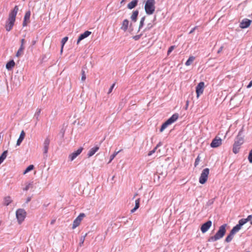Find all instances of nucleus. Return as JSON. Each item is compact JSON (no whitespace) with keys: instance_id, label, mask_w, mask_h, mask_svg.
Listing matches in <instances>:
<instances>
[{"instance_id":"f257e3e1","label":"nucleus","mask_w":252,"mask_h":252,"mask_svg":"<svg viewBox=\"0 0 252 252\" xmlns=\"http://www.w3.org/2000/svg\"><path fill=\"white\" fill-rule=\"evenodd\" d=\"M18 11V7L16 5L13 10L9 13L8 20L6 23L5 29L7 32L10 31L15 21V18Z\"/></svg>"},{"instance_id":"f03ea898","label":"nucleus","mask_w":252,"mask_h":252,"mask_svg":"<svg viewBox=\"0 0 252 252\" xmlns=\"http://www.w3.org/2000/svg\"><path fill=\"white\" fill-rule=\"evenodd\" d=\"M227 224H223L221 225L214 236L209 237L208 239L209 242H215L221 238H222L226 233V227Z\"/></svg>"},{"instance_id":"7ed1b4c3","label":"nucleus","mask_w":252,"mask_h":252,"mask_svg":"<svg viewBox=\"0 0 252 252\" xmlns=\"http://www.w3.org/2000/svg\"><path fill=\"white\" fill-rule=\"evenodd\" d=\"M155 0H147L145 4V10L148 15H152L155 11Z\"/></svg>"},{"instance_id":"20e7f679","label":"nucleus","mask_w":252,"mask_h":252,"mask_svg":"<svg viewBox=\"0 0 252 252\" xmlns=\"http://www.w3.org/2000/svg\"><path fill=\"white\" fill-rule=\"evenodd\" d=\"M179 117L178 113L174 114L170 118H169L161 126L160 132H162L169 125L173 124L177 120Z\"/></svg>"},{"instance_id":"39448f33","label":"nucleus","mask_w":252,"mask_h":252,"mask_svg":"<svg viewBox=\"0 0 252 252\" xmlns=\"http://www.w3.org/2000/svg\"><path fill=\"white\" fill-rule=\"evenodd\" d=\"M27 213L24 209H18L16 212V216L19 224L22 223L26 217Z\"/></svg>"},{"instance_id":"423d86ee","label":"nucleus","mask_w":252,"mask_h":252,"mask_svg":"<svg viewBox=\"0 0 252 252\" xmlns=\"http://www.w3.org/2000/svg\"><path fill=\"white\" fill-rule=\"evenodd\" d=\"M209 174V169L208 168H205L202 171L200 176L199 177V182L201 184H205L208 178Z\"/></svg>"},{"instance_id":"0eeeda50","label":"nucleus","mask_w":252,"mask_h":252,"mask_svg":"<svg viewBox=\"0 0 252 252\" xmlns=\"http://www.w3.org/2000/svg\"><path fill=\"white\" fill-rule=\"evenodd\" d=\"M243 128L239 131L238 135L235 138L234 144L241 146L244 142V135H243Z\"/></svg>"},{"instance_id":"6e6552de","label":"nucleus","mask_w":252,"mask_h":252,"mask_svg":"<svg viewBox=\"0 0 252 252\" xmlns=\"http://www.w3.org/2000/svg\"><path fill=\"white\" fill-rule=\"evenodd\" d=\"M85 217V215L84 213H81L74 220L72 224V229H75L76 227L78 226L82 219Z\"/></svg>"},{"instance_id":"1a4fd4ad","label":"nucleus","mask_w":252,"mask_h":252,"mask_svg":"<svg viewBox=\"0 0 252 252\" xmlns=\"http://www.w3.org/2000/svg\"><path fill=\"white\" fill-rule=\"evenodd\" d=\"M50 143V139L49 136L47 137L44 141L43 146V155L46 157H47V153L49 149V146Z\"/></svg>"},{"instance_id":"9d476101","label":"nucleus","mask_w":252,"mask_h":252,"mask_svg":"<svg viewBox=\"0 0 252 252\" xmlns=\"http://www.w3.org/2000/svg\"><path fill=\"white\" fill-rule=\"evenodd\" d=\"M212 224V222L211 220H208L205 223H203L200 228L201 231L203 233L206 232L211 227Z\"/></svg>"},{"instance_id":"9b49d317","label":"nucleus","mask_w":252,"mask_h":252,"mask_svg":"<svg viewBox=\"0 0 252 252\" xmlns=\"http://www.w3.org/2000/svg\"><path fill=\"white\" fill-rule=\"evenodd\" d=\"M83 148H79L77 151H74L69 155L68 158L70 161L73 160L77 156H78L82 152Z\"/></svg>"},{"instance_id":"f8f14e48","label":"nucleus","mask_w":252,"mask_h":252,"mask_svg":"<svg viewBox=\"0 0 252 252\" xmlns=\"http://www.w3.org/2000/svg\"><path fill=\"white\" fill-rule=\"evenodd\" d=\"M252 23V20L247 18H245L240 22L239 27L241 29H246L248 28Z\"/></svg>"},{"instance_id":"ddd939ff","label":"nucleus","mask_w":252,"mask_h":252,"mask_svg":"<svg viewBox=\"0 0 252 252\" xmlns=\"http://www.w3.org/2000/svg\"><path fill=\"white\" fill-rule=\"evenodd\" d=\"M204 83L203 82H200L196 87V93L197 94V97L201 94L204 91Z\"/></svg>"},{"instance_id":"4468645a","label":"nucleus","mask_w":252,"mask_h":252,"mask_svg":"<svg viewBox=\"0 0 252 252\" xmlns=\"http://www.w3.org/2000/svg\"><path fill=\"white\" fill-rule=\"evenodd\" d=\"M238 232V231H237L233 227V228L231 230L229 234L225 238V241L226 243L230 242L232 240L234 235Z\"/></svg>"},{"instance_id":"2eb2a0df","label":"nucleus","mask_w":252,"mask_h":252,"mask_svg":"<svg viewBox=\"0 0 252 252\" xmlns=\"http://www.w3.org/2000/svg\"><path fill=\"white\" fill-rule=\"evenodd\" d=\"M238 232V231H237L233 227V228L231 230L229 234L225 238V241L226 243L230 242L232 240L234 235Z\"/></svg>"},{"instance_id":"dca6fc26","label":"nucleus","mask_w":252,"mask_h":252,"mask_svg":"<svg viewBox=\"0 0 252 252\" xmlns=\"http://www.w3.org/2000/svg\"><path fill=\"white\" fill-rule=\"evenodd\" d=\"M222 143V140L220 138L216 137L212 141L210 145L212 148H217L220 146Z\"/></svg>"},{"instance_id":"f3484780","label":"nucleus","mask_w":252,"mask_h":252,"mask_svg":"<svg viewBox=\"0 0 252 252\" xmlns=\"http://www.w3.org/2000/svg\"><path fill=\"white\" fill-rule=\"evenodd\" d=\"M248 222L247 219H242L239 220L238 224L233 227L237 231H239L242 226Z\"/></svg>"},{"instance_id":"a211bd4d","label":"nucleus","mask_w":252,"mask_h":252,"mask_svg":"<svg viewBox=\"0 0 252 252\" xmlns=\"http://www.w3.org/2000/svg\"><path fill=\"white\" fill-rule=\"evenodd\" d=\"M91 34V32L88 31H87L81 34L77 39V44H79V43L81 40L88 37Z\"/></svg>"},{"instance_id":"6ab92c4d","label":"nucleus","mask_w":252,"mask_h":252,"mask_svg":"<svg viewBox=\"0 0 252 252\" xmlns=\"http://www.w3.org/2000/svg\"><path fill=\"white\" fill-rule=\"evenodd\" d=\"M31 16V12L30 11H27L24 16V21L23 22V27L27 25V24L30 22V18Z\"/></svg>"},{"instance_id":"aec40b11","label":"nucleus","mask_w":252,"mask_h":252,"mask_svg":"<svg viewBox=\"0 0 252 252\" xmlns=\"http://www.w3.org/2000/svg\"><path fill=\"white\" fill-rule=\"evenodd\" d=\"M99 147L98 146H96L90 149L88 153V157L89 158L93 156L98 150Z\"/></svg>"},{"instance_id":"412c9836","label":"nucleus","mask_w":252,"mask_h":252,"mask_svg":"<svg viewBox=\"0 0 252 252\" xmlns=\"http://www.w3.org/2000/svg\"><path fill=\"white\" fill-rule=\"evenodd\" d=\"M128 24H129L128 20L127 19H125L122 22L121 29L124 32L126 31L128 29Z\"/></svg>"},{"instance_id":"4be33fe9","label":"nucleus","mask_w":252,"mask_h":252,"mask_svg":"<svg viewBox=\"0 0 252 252\" xmlns=\"http://www.w3.org/2000/svg\"><path fill=\"white\" fill-rule=\"evenodd\" d=\"M25 136V133L24 130H22L20 133L19 138L17 140L16 146H19L21 144L24 139Z\"/></svg>"},{"instance_id":"5701e85b","label":"nucleus","mask_w":252,"mask_h":252,"mask_svg":"<svg viewBox=\"0 0 252 252\" xmlns=\"http://www.w3.org/2000/svg\"><path fill=\"white\" fill-rule=\"evenodd\" d=\"M138 0H133L127 4V8L129 9H131L134 8L138 3Z\"/></svg>"},{"instance_id":"b1692460","label":"nucleus","mask_w":252,"mask_h":252,"mask_svg":"<svg viewBox=\"0 0 252 252\" xmlns=\"http://www.w3.org/2000/svg\"><path fill=\"white\" fill-rule=\"evenodd\" d=\"M138 13L139 11L138 10H135L133 11L132 14L130 17V18L131 20L134 22H135L137 21Z\"/></svg>"},{"instance_id":"393cba45","label":"nucleus","mask_w":252,"mask_h":252,"mask_svg":"<svg viewBox=\"0 0 252 252\" xmlns=\"http://www.w3.org/2000/svg\"><path fill=\"white\" fill-rule=\"evenodd\" d=\"M15 63L13 60L8 62L6 64V68L8 70H11L15 65Z\"/></svg>"},{"instance_id":"a878e982","label":"nucleus","mask_w":252,"mask_h":252,"mask_svg":"<svg viewBox=\"0 0 252 252\" xmlns=\"http://www.w3.org/2000/svg\"><path fill=\"white\" fill-rule=\"evenodd\" d=\"M12 200L10 196H7L4 198V202L3 204L5 206L9 205L11 202Z\"/></svg>"},{"instance_id":"bb28decb","label":"nucleus","mask_w":252,"mask_h":252,"mask_svg":"<svg viewBox=\"0 0 252 252\" xmlns=\"http://www.w3.org/2000/svg\"><path fill=\"white\" fill-rule=\"evenodd\" d=\"M24 49H25L24 46L21 45L19 49H18V50L17 51V52L16 53V56L17 57H19L21 56V55H22L23 54V51H24Z\"/></svg>"},{"instance_id":"cd10ccee","label":"nucleus","mask_w":252,"mask_h":252,"mask_svg":"<svg viewBox=\"0 0 252 252\" xmlns=\"http://www.w3.org/2000/svg\"><path fill=\"white\" fill-rule=\"evenodd\" d=\"M194 60H195L194 57L190 56L185 63L186 65H187V66L190 65L192 63V62L194 61Z\"/></svg>"},{"instance_id":"c85d7f7f","label":"nucleus","mask_w":252,"mask_h":252,"mask_svg":"<svg viewBox=\"0 0 252 252\" xmlns=\"http://www.w3.org/2000/svg\"><path fill=\"white\" fill-rule=\"evenodd\" d=\"M7 151H4L0 156V162L2 163L6 158L7 155Z\"/></svg>"},{"instance_id":"c756f323","label":"nucleus","mask_w":252,"mask_h":252,"mask_svg":"<svg viewBox=\"0 0 252 252\" xmlns=\"http://www.w3.org/2000/svg\"><path fill=\"white\" fill-rule=\"evenodd\" d=\"M41 109L40 108H37L36 112L34 115V117L36 118L37 121H39V116L40 115Z\"/></svg>"},{"instance_id":"7c9ffc66","label":"nucleus","mask_w":252,"mask_h":252,"mask_svg":"<svg viewBox=\"0 0 252 252\" xmlns=\"http://www.w3.org/2000/svg\"><path fill=\"white\" fill-rule=\"evenodd\" d=\"M33 187V182H31L30 183H28L26 185V187L23 189L24 190L27 191L29 190L30 188H32Z\"/></svg>"},{"instance_id":"2f4dec72","label":"nucleus","mask_w":252,"mask_h":252,"mask_svg":"<svg viewBox=\"0 0 252 252\" xmlns=\"http://www.w3.org/2000/svg\"><path fill=\"white\" fill-rule=\"evenodd\" d=\"M240 148V146L234 144L233 146V152L235 154L238 153L239 152Z\"/></svg>"},{"instance_id":"473e14b6","label":"nucleus","mask_w":252,"mask_h":252,"mask_svg":"<svg viewBox=\"0 0 252 252\" xmlns=\"http://www.w3.org/2000/svg\"><path fill=\"white\" fill-rule=\"evenodd\" d=\"M67 40H68V37H67V36H65L62 39V41H61V42H62V48H61V52H63V46L65 44V43L66 42Z\"/></svg>"},{"instance_id":"72a5a7b5","label":"nucleus","mask_w":252,"mask_h":252,"mask_svg":"<svg viewBox=\"0 0 252 252\" xmlns=\"http://www.w3.org/2000/svg\"><path fill=\"white\" fill-rule=\"evenodd\" d=\"M34 168V166L33 165H30L29 166L27 167L26 170L24 171L23 174H25L28 172L32 171Z\"/></svg>"},{"instance_id":"f704fd0d","label":"nucleus","mask_w":252,"mask_h":252,"mask_svg":"<svg viewBox=\"0 0 252 252\" xmlns=\"http://www.w3.org/2000/svg\"><path fill=\"white\" fill-rule=\"evenodd\" d=\"M121 151H118V152H115L111 156L109 160V161L108 162V163H110L112 160L115 158V157L117 156V155Z\"/></svg>"},{"instance_id":"c9c22d12","label":"nucleus","mask_w":252,"mask_h":252,"mask_svg":"<svg viewBox=\"0 0 252 252\" xmlns=\"http://www.w3.org/2000/svg\"><path fill=\"white\" fill-rule=\"evenodd\" d=\"M86 78V74H85V71L82 69L81 70V80L84 81L85 80Z\"/></svg>"},{"instance_id":"e433bc0d","label":"nucleus","mask_w":252,"mask_h":252,"mask_svg":"<svg viewBox=\"0 0 252 252\" xmlns=\"http://www.w3.org/2000/svg\"><path fill=\"white\" fill-rule=\"evenodd\" d=\"M86 235H87V234H86L84 236H82L81 237L80 239V243H79V246L80 247H81L82 245H83V244L84 243V242L85 241V239Z\"/></svg>"},{"instance_id":"4c0bfd02","label":"nucleus","mask_w":252,"mask_h":252,"mask_svg":"<svg viewBox=\"0 0 252 252\" xmlns=\"http://www.w3.org/2000/svg\"><path fill=\"white\" fill-rule=\"evenodd\" d=\"M248 159L250 163H252V149L250 151L249 156Z\"/></svg>"},{"instance_id":"58836bf2","label":"nucleus","mask_w":252,"mask_h":252,"mask_svg":"<svg viewBox=\"0 0 252 252\" xmlns=\"http://www.w3.org/2000/svg\"><path fill=\"white\" fill-rule=\"evenodd\" d=\"M200 160V157L198 156L195 159V162H194V166L196 167L197 165L199 164V162Z\"/></svg>"},{"instance_id":"ea45409f","label":"nucleus","mask_w":252,"mask_h":252,"mask_svg":"<svg viewBox=\"0 0 252 252\" xmlns=\"http://www.w3.org/2000/svg\"><path fill=\"white\" fill-rule=\"evenodd\" d=\"M153 25L151 23H149L147 25L146 28L144 29V31H147L150 30L153 27Z\"/></svg>"},{"instance_id":"a19ab883","label":"nucleus","mask_w":252,"mask_h":252,"mask_svg":"<svg viewBox=\"0 0 252 252\" xmlns=\"http://www.w3.org/2000/svg\"><path fill=\"white\" fill-rule=\"evenodd\" d=\"M157 149H158V148H157V147L156 146L153 150H152L149 152V153L148 154V156H150L152 155H153L154 153H155Z\"/></svg>"},{"instance_id":"79ce46f5","label":"nucleus","mask_w":252,"mask_h":252,"mask_svg":"<svg viewBox=\"0 0 252 252\" xmlns=\"http://www.w3.org/2000/svg\"><path fill=\"white\" fill-rule=\"evenodd\" d=\"M157 149H158V148H157V147L156 146L153 150H152L149 152V153L148 154V156H150L152 155H153L154 153H155Z\"/></svg>"},{"instance_id":"37998d69","label":"nucleus","mask_w":252,"mask_h":252,"mask_svg":"<svg viewBox=\"0 0 252 252\" xmlns=\"http://www.w3.org/2000/svg\"><path fill=\"white\" fill-rule=\"evenodd\" d=\"M157 149H158V148H157V147L156 146L153 150H152L149 152V153L148 154V156H150L152 155H153L154 153H155Z\"/></svg>"},{"instance_id":"c03bdc74","label":"nucleus","mask_w":252,"mask_h":252,"mask_svg":"<svg viewBox=\"0 0 252 252\" xmlns=\"http://www.w3.org/2000/svg\"><path fill=\"white\" fill-rule=\"evenodd\" d=\"M139 203H140V199L138 198L135 200V205L134 207L138 209L139 207Z\"/></svg>"},{"instance_id":"a18cd8bd","label":"nucleus","mask_w":252,"mask_h":252,"mask_svg":"<svg viewBox=\"0 0 252 252\" xmlns=\"http://www.w3.org/2000/svg\"><path fill=\"white\" fill-rule=\"evenodd\" d=\"M142 35V33L135 35V36H133V39H134L135 40H138V39H140V38L141 37Z\"/></svg>"},{"instance_id":"49530a36","label":"nucleus","mask_w":252,"mask_h":252,"mask_svg":"<svg viewBox=\"0 0 252 252\" xmlns=\"http://www.w3.org/2000/svg\"><path fill=\"white\" fill-rule=\"evenodd\" d=\"M175 48V46H170L167 51V54L169 55V54L174 50Z\"/></svg>"},{"instance_id":"de8ad7c7","label":"nucleus","mask_w":252,"mask_h":252,"mask_svg":"<svg viewBox=\"0 0 252 252\" xmlns=\"http://www.w3.org/2000/svg\"><path fill=\"white\" fill-rule=\"evenodd\" d=\"M144 24V22H140L138 31H139L143 27Z\"/></svg>"},{"instance_id":"09e8293b","label":"nucleus","mask_w":252,"mask_h":252,"mask_svg":"<svg viewBox=\"0 0 252 252\" xmlns=\"http://www.w3.org/2000/svg\"><path fill=\"white\" fill-rule=\"evenodd\" d=\"M115 86V84H113L111 86V87L109 88V91L108 92V94H110L111 93V92L112 91L113 88H114V87Z\"/></svg>"},{"instance_id":"8fccbe9b","label":"nucleus","mask_w":252,"mask_h":252,"mask_svg":"<svg viewBox=\"0 0 252 252\" xmlns=\"http://www.w3.org/2000/svg\"><path fill=\"white\" fill-rule=\"evenodd\" d=\"M246 219L248 220V221L251 220L252 219V215L248 216Z\"/></svg>"},{"instance_id":"3c124183","label":"nucleus","mask_w":252,"mask_h":252,"mask_svg":"<svg viewBox=\"0 0 252 252\" xmlns=\"http://www.w3.org/2000/svg\"><path fill=\"white\" fill-rule=\"evenodd\" d=\"M26 41L25 39L23 38L21 40V45H22L23 46H24V44L25 43Z\"/></svg>"},{"instance_id":"603ef678","label":"nucleus","mask_w":252,"mask_h":252,"mask_svg":"<svg viewBox=\"0 0 252 252\" xmlns=\"http://www.w3.org/2000/svg\"><path fill=\"white\" fill-rule=\"evenodd\" d=\"M223 46H221L220 49L218 50V52H217V53L218 54H219L222 51V49H223Z\"/></svg>"},{"instance_id":"864d4df0","label":"nucleus","mask_w":252,"mask_h":252,"mask_svg":"<svg viewBox=\"0 0 252 252\" xmlns=\"http://www.w3.org/2000/svg\"><path fill=\"white\" fill-rule=\"evenodd\" d=\"M251 87H252V80L250 81V82L247 86V88H250Z\"/></svg>"},{"instance_id":"5fc2aeb1","label":"nucleus","mask_w":252,"mask_h":252,"mask_svg":"<svg viewBox=\"0 0 252 252\" xmlns=\"http://www.w3.org/2000/svg\"><path fill=\"white\" fill-rule=\"evenodd\" d=\"M196 28H197V27H195L193 28H192V30L189 32V34L192 33L195 31V30L196 29Z\"/></svg>"},{"instance_id":"6e6d98bb","label":"nucleus","mask_w":252,"mask_h":252,"mask_svg":"<svg viewBox=\"0 0 252 252\" xmlns=\"http://www.w3.org/2000/svg\"><path fill=\"white\" fill-rule=\"evenodd\" d=\"M162 145V143L161 142H159L156 146L157 148H158Z\"/></svg>"},{"instance_id":"4d7b16f0","label":"nucleus","mask_w":252,"mask_h":252,"mask_svg":"<svg viewBox=\"0 0 252 252\" xmlns=\"http://www.w3.org/2000/svg\"><path fill=\"white\" fill-rule=\"evenodd\" d=\"M137 209L135 207H134L132 210H131L130 212L131 213H134Z\"/></svg>"},{"instance_id":"13d9d810","label":"nucleus","mask_w":252,"mask_h":252,"mask_svg":"<svg viewBox=\"0 0 252 252\" xmlns=\"http://www.w3.org/2000/svg\"><path fill=\"white\" fill-rule=\"evenodd\" d=\"M145 18H146V17H145V16L143 17L141 19V20H140V22H144L145 20Z\"/></svg>"},{"instance_id":"bf43d9fd","label":"nucleus","mask_w":252,"mask_h":252,"mask_svg":"<svg viewBox=\"0 0 252 252\" xmlns=\"http://www.w3.org/2000/svg\"><path fill=\"white\" fill-rule=\"evenodd\" d=\"M31 200V198L30 197H29L27 199L26 203H28L29 202H30Z\"/></svg>"},{"instance_id":"052dcab7","label":"nucleus","mask_w":252,"mask_h":252,"mask_svg":"<svg viewBox=\"0 0 252 252\" xmlns=\"http://www.w3.org/2000/svg\"><path fill=\"white\" fill-rule=\"evenodd\" d=\"M208 205H211L212 204V200H210L208 203Z\"/></svg>"},{"instance_id":"680f3d73","label":"nucleus","mask_w":252,"mask_h":252,"mask_svg":"<svg viewBox=\"0 0 252 252\" xmlns=\"http://www.w3.org/2000/svg\"><path fill=\"white\" fill-rule=\"evenodd\" d=\"M55 222V220H53L51 221V224H53Z\"/></svg>"},{"instance_id":"e2e57ef3","label":"nucleus","mask_w":252,"mask_h":252,"mask_svg":"<svg viewBox=\"0 0 252 252\" xmlns=\"http://www.w3.org/2000/svg\"><path fill=\"white\" fill-rule=\"evenodd\" d=\"M32 43H33V44H34L35 43V41H32Z\"/></svg>"},{"instance_id":"0e129e2a","label":"nucleus","mask_w":252,"mask_h":252,"mask_svg":"<svg viewBox=\"0 0 252 252\" xmlns=\"http://www.w3.org/2000/svg\"><path fill=\"white\" fill-rule=\"evenodd\" d=\"M250 221H251V222H250L251 224H252V220H250Z\"/></svg>"},{"instance_id":"69168bd1","label":"nucleus","mask_w":252,"mask_h":252,"mask_svg":"<svg viewBox=\"0 0 252 252\" xmlns=\"http://www.w3.org/2000/svg\"><path fill=\"white\" fill-rule=\"evenodd\" d=\"M124 0H122V2H123V1H124Z\"/></svg>"},{"instance_id":"338daca9","label":"nucleus","mask_w":252,"mask_h":252,"mask_svg":"<svg viewBox=\"0 0 252 252\" xmlns=\"http://www.w3.org/2000/svg\"><path fill=\"white\" fill-rule=\"evenodd\" d=\"M1 163L0 162V164H1Z\"/></svg>"}]
</instances>
